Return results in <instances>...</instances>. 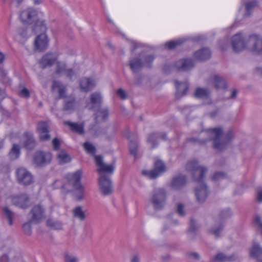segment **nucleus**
<instances>
[{"label": "nucleus", "mask_w": 262, "mask_h": 262, "mask_svg": "<svg viewBox=\"0 0 262 262\" xmlns=\"http://www.w3.org/2000/svg\"><path fill=\"white\" fill-rule=\"evenodd\" d=\"M238 256L235 254L228 256L224 253H219L210 259V262H233L237 260Z\"/></svg>", "instance_id": "nucleus-17"}, {"label": "nucleus", "mask_w": 262, "mask_h": 262, "mask_svg": "<svg viewBox=\"0 0 262 262\" xmlns=\"http://www.w3.org/2000/svg\"><path fill=\"white\" fill-rule=\"evenodd\" d=\"M57 59V56L55 54L49 53L45 54L40 60L39 64L42 69L50 67L53 65Z\"/></svg>", "instance_id": "nucleus-15"}, {"label": "nucleus", "mask_w": 262, "mask_h": 262, "mask_svg": "<svg viewBox=\"0 0 262 262\" xmlns=\"http://www.w3.org/2000/svg\"><path fill=\"white\" fill-rule=\"evenodd\" d=\"M81 175L82 172L78 170L67 175V183L63 184L60 180H56L52 186L55 189L62 188L68 191L75 190L74 195L76 200L80 201L83 198V188L80 182Z\"/></svg>", "instance_id": "nucleus-3"}, {"label": "nucleus", "mask_w": 262, "mask_h": 262, "mask_svg": "<svg viewBox=\"0 0 262 262\" xmlns=\"http://www.w3.org/2000/svg\"><path fill=\"white\" fill-rule=\"evenodd\" d=\"M18 94L25 98H28L30 97V92L26 88H23L22 90L19 91Z\"/></svg>", "instance_id": "nucleus-57"}, {"label": "nucleus", "mask_w": 262, "mask_h": 262, "mask_svg": "<svg viewBox=\"0 0 262 262\" xmlns=\"http://www.w3.org/2000/svg\"><path fill=\"white\" fill-rule=\"evenodd\" d=\"M183 42V41L182 40H171L168 41L165 43V47L169 50H173L179 45L182 44Z\"/></svg>", "instance_id": "nucleus-46"}, {"label": "nucleus", "mask_w": 262, "mask_h": 262, "mask_svg": "<svg viewBox=\"0 0 262 262\" xmlns=\"http://www.w3.org/2000/svg\"><path fill=\"white\" fill-rule=\"evenodd\" d=\"M65 74L68 77L71 79L75 75V73L72 69H68L65 71Z\"/></svg>", "instance_id": "nucleus-61"}, {"label": "nucleus", "mask_w": 262, "mask_h": 262, "mask_svg": "<svg viewBox=\"0 0 262 262\" xmlns=\"http://www.w3.org/2000/svg\"><path fill=\"white\" fill-rule=\"evenodd\" d=\"M211 51L207 48H203L194 53V57L197 60L205 61L211 58Z\"/></svg>", "instance_id": "nucleus-19"}, {"label": "nucleus", "mask_w": 262, "mask_h": 262, "mask_svg": "<svg viewBox=\"0 0 262 262\" xmlns=\"http://www.w3.org/2000/svg\"><path fill=\"white\" fill-rule=\"evenodd\" d=\"M250 255L258 262H262V247L257 243H254L250 250Z\"/></svg>", "instance_id": "nucleus-25"}, {"label": "nucleus", "mask_w": 262, "mask_h": 262, "mask_svg": "<svg viewBox=\"0 0 262 262\" xmlns=\"http://www.w3.org/2000/svg\"><path fill=\"white\" fill-rule=\"evenodd\" d=\"M117 94L122 100H125L127 98V95L126 92L121 88H120L117 90Z\"/></svg>", "instance_id": "nucleus-55"}, {"label": "nucleus", "mask_w": 262, "mask_h": 262, "mask_svg": "<svg viewBox=\"0 0 262 262\" xmlns=\"http://www.w3.org/2000/svg\"><path fill=\"white\" fill-rule=\"evenodd\" d=\"M31 223H32L31 222V220L25 224L23 225V229L24 231L26 234L30 235L31 233Z\"/></svg>", "instance_id": "nucleus-52"}, {"label": "nucleus", "mask_w": 262, "mask_h": 262, "mask_svg": "<svg viewBox=\"0 0 262 262\" xmlns=\"http://www.w3.org/2000/svg\"><path fill=\"white\" fill-rule=\"evenodd\" d=\"M3 212L8 220L9 224L12 225L13 224L14 213L8 207H5L3 208Z\"/></svg>", "instance_id": "nucleus-43"}, {"label": "nucleus", "mask_w": 262, "mask_h": 262, "mask_svg": "<svg viewBox=\"0 0 262 262\" xmlns=\"http://www.w3.org/2000/svg\"><path fill=\"white\" fill-rule=\"evenodd\" d=\"M64 261L65 262H79V259L76 256L66 254L64 256Z\"/></svg>", "instance_id": "nucleus-54"}, {"label": "nucleus", "mask_w": 262, "mask_h": 262, "mask_svg": "<svg viewBox=\"0 0 262 262\" xmlns=\"http://www.w3.org/2000/svg\"><path fill=\"white\" fill-rule=\"evenodd\" d=\"M52 89L53 92L57 91L58 93V98L59 99L64 98L66 94V87L58 81H53L52 86Z\"/></svg>", "instance_id": "nucleus-28"}, {"label": "nucleus", "mask_w": 262, "mask_h": 262, "mask_svg": "<svg viewBox=\"0 0 262 262\" xmlns=\"http://www.w3.org/2000/svg\"><path fill=\"white\" fill-rule=\"evenodd\" d=\"M167 193L163 187L154 188L150 193L149 202L155 211L162 210L166 204Z\"/></svg>", "instance_id": "nucleus-5"}, {"label": "nucleus", "mask_w": 262, "mask_h": 262, "mask_svg": "<svg viewBox=\"0 0 262 262\" xmlns=\"http://www.w3.org/2000/svg\"><path fill=\"white\" fill-rule=\"evenodd\" d=\"M254 223L261 229V234H262V220L261 217L256 215L254 218Z\"/></svg>", "instance_id": "nucleus-56"}, {"label": "nucleus", "mask_w": 262, "mask_h": 262, "mask_svg": "<svg viewBox=\"0 0 262 262\" xmlns=\"http://www.w3.org/2000/svg\"><path fill=\"white\" fill-rule=\"evenodd\" d=\"M31 222L37 224L45 218V208L40 204L34 206L31 211Z\"/></svg>", "instance_id": "nucleus-12"}, {"label": "nucleus", "mask_w": 262, "mask_h": 262, "mask_svg": "<svg viewBox=\"0 0 262 262\" xmlns=\"http://www.w3.org/2000/svg\"><path fill=\"white\" fill-rule=\"evenodd\" d=\"M188 142H191L192 143H199L200 144L205 143L208 141H211L210 137L204 140H200L198 138L194 137L189 138L187 139Z\"/></svg>", "instance_id": "nucleus-51"}, {"label": "nucleus", "mask_w": 262, "mask_h": 262, "mask_svg": "<svg viewBox=\"0 0 262 262\" xmlns=\"http://www.w3.org/2000/svg\"><path fill=\"white\" fill-rule=\"evenodd\" d=\"M75 99L73 98H66L64 100V111L73 110L74 107Z\"/></svg>", "instance_id": "nucleus-41"}, {"label": "nucleus", "mask_w": 262, "mask_h": 262, "mask_svg": "<svg viewBox=\"0 0 262 262\" xmlns=\"http://www.w3.org/2000/svg\"><path fill=\"white\" fill-rule=\"evenodd\" d=\"M188 255L192 257V258L195 259V260H199L200 259V255L199 254L196 252H190L188 253Z\"/></svg>", "instance_id": "nucleus-64"}, {"label": "nucleus", "mask_w": 262, "mask_h": 262, "mask_svg": "<svg viewBox=\"0 0 262 262\" xmlns=\"http://www.w3.org/2000/svg\"><path fill=\"white\" fill-rule=\"evenodd\" d=\"M207 133L210 135V140L213 141L214 148L219 150H224L234 138L232 129H229L224 135L221 127L209 128Z\"/></svg>", "instance_id": "nucleus-4"}, {"label": "nucleus", "mask_w": 262, "mask_h": 262, "mask_svg": "<svg viewBox=\"0 0 262 262\" xmlns=\"http://www.w3.org/2000/svg\"><path fill=\"white\" fill-rule=\"evenodd\" d=\"M186 169L191 172L193 181L199 184L195 188V194L198 202L200 203H204L209 193L207 185L204 182L207 168L200 166L196 160H192L186 164Z\"/></svg>", "instance_id": "nucleus-1"}, {"label": "nucleus", "mask_w": 262, "mask_h": 262, "mask_svg": "<svg viewBox=\"0 0 262 262\" xmlns=\"http://www.w3.org/2000/svg\"><path fill=\"white\" fill-rule=\"evenodd\" d=\"M57 158L60 164H64L70 162L71 160L70 156L65 150H61L57 154Z\"/></svg>", "instance_id": "nucleus-36"}, {"label": "nucleus", "mask_w": 262, "mask_h": 262, "mask_svg": "<svg viewBox=\"0 0 262 262\" xmlns=\"http://www.w3.org/2000/svg\"><path fill=\"white\" fill-rule=\"evenodd\" d=\"M115 134V129L110 126L107 127L106 129H102L99 131V135L101 138L111 140Z\"/></svg>", "instance_id": "nucleus-35"}, {"label": "nucleus", "mask_w": 262, "mask_h": 262, "mask_svg": "<svg viewBox=\"0 0 262 262\" xmlns=\"http://www.w3.org/2000/svg\"><path fill=\"white\" fill-rule=\"evenodd\" d=\"M53 147L55 150H57L60 147V141L57 138H55L52 141Z\"/></svg>", "instance_id": "nucleus-62"}, {"label": "nucleus", "mask_w": 262, "mask_h": 262, "mask_svg": "<svg viewBox=\"0 0 262 262\" xmlns=\"http://www.w3.org/2000/svg\"><path fill=\"white\" fill-rule=\"evenodd\" d=\"M115 169V164H107L103 160V157L99 155V189L104 196L111 194L113 191L111 177Z\"/></svg>", "instance_id": "nucleus-2"}, {"label": "nucleus", "mask_w": 262, "mask_h": 262, "mask_svg": "<svg viewBox=\"0 0 262 262\" xmlns=\"http://www.w3.org/2000/svg\"><path fill=\"white\" fill-rule=\"evenodd\" d=\"M98 101V94L97 93H94L91 95V102L93 105H95L97 103Z\"/></svg>", "instance_id": "nucleus-59"}, {"label": "nucleus", "mask_w": 262, "mask_h": 262, "mask_svg": "<svg viewBox=\"0 0 262 262\" xmlns=\"http://www.w3.org/2000/svg\"><path fill=\"white\" fill-rule=\"evenodd\" d=\"M194 61L191 58H182L176 62L178 70L182 71H188L194 68Z\"/></svg>", "instance_id": "nucleus-13"}, {"label": "nucleus", "mask_w": 262, "mask_h": 262, "mask_svg": "<svg viewBox=\"0 0 262 262\" xmlns=\"http://www.w3.org/2000/svg\"><path fill=\"white\" fill-rule=\"evenodd\" d=\"M256 199L258 202H262V189H258L257 190Z\"/></svg>", "instance_id": "nucleus-63"}, {"label": "nucleus", "mask_w": 262, "mask_h": 262, "mask_svg": "<svg viewBox=\"0 0 262 262\" xmlns=\"http://www.w3.org/2000/svg\"><path fill=\"white\" fill-rule=\"evenodd\" d=\"M177 92L176 96L177 98H180L181 97L186 95L189 89V84L187 82H179L176 80L174 81Z\"/></svg>", "instance_id": "nucleus-20"}, {"label": "nucleus", "mask_w": 262, "mask_h": 262, "mask_svg": "<svg viewBox=\"0 0 262 262\" xmlns=\"http://www.w3.org/2000/svg\"><path fill=\"white\" fill-rule=\"evenodd\" d=\"M227 178V174L222 171L215 172L211 177L212 181H219Z\"/></svg>", "instance_id": "nucleus-45"}, {"label": "nucleus", "mask_w": 262, "mask_h": 262, "mask_svg": "<svg viewBox=\"0 0 262 262\" xmlns=\"http://www.w3.org/2000/svg\"><path fill=\"white\" fill-rule=\"evenodd\" d=\"M48 46V39L45 33H41L35 40V47L36 49L42 51L47 49Z\"/></svg>", "instance_id": "nucleus-18"}, {"label": "nucleus", "mask_w": 262, "mask_h": 262, "mask_svg": "<svg viewBox=\"0 0 262 262\" xmlns=\"http://www.w3.org/2000/svg\"><path fill=\"white\" fill-rule=\"evenodd\" d=\"M102 98L99 95V124L101 123L107 122L109 119L110 110L108 107L101 106Z\"/></svg>", "instance_id": "nucleus-22"}, {"label": "nucleus", "mask_w": 262, "mask_h": 262, "mask_svg": "<svg viewBox=\"0 0 262 262\" xmlns=\"http://www.w3.org/2000/svg\"><path fill=\"white\" fill-rule=\"evenodd\" d=\"M11 202L13 205L21 208H26L29 206V199L26 194L12 196Z\"/></svg>", "instance_id": "nucleus-16"}, {"label": "nucleus", "mask_w": 262, "mask_h": 262, "mask_svg": "<svg viewBox=\"0 0 262 262\" xmlns=\"http://www.w3.org/2000/svg\"><path fill=\"white\" fill-rule=\"evenodd\" d=\"M47 27L44 20H37L32 29V32L34 33H45L46 31Z\"/></svg>", "instance_id": "nucleus-33"}, {"label": "nucleus", "mask_w": 262, "mask_h": 262, "mask_svg": "<svg viewBox=\"0 0 262 262\" xmlns=\"http://www.w3.org/2000/svg\"><path fill=\"white\" fill-rule=\"evenodd\" d=\"M19 34L23 38H28L31 35V33H28V28L26 27L20 28L18 29Z\"/></svg>", "instance_id": "nucleus-50"}, {"label": "nucleus", "mask_w": 262, "mask_h": 262, "mask_svg": "<svg viewBox=\"0 0 262 262\" xmlns=\"http://www.w3.org/2000/svg\"><path fill=\"white\" fill-rule=\"evenodd\" d=\"M37 132L42 133L43 132H49V126L46 122L41 121L37 124Z\"/></svg>", "instance_id": "nucleus-44"}, {"label": "nucleus", "mask_w": 262, "mask_h": 262, "mask_svg": "<svg viewBox=\"0 0 262 262\" xmlns=\"http://www.w3.org/2000/svg\"><path fill=\"white\" fill-rule=\"evenodd\" d=\"M213 85L216 89H224L227 87L225 79L218 75H214L212 77Z\"/></svg>", "instance_id": "nucleus-29"}, {"label": "nucleus", "mask_w": 262, "mask_h": 262, "mask_svg": "<svg viewBox=\"0 0 262 262\" xmlns=\"http://www.w3.org/2000/svg\"><path fill=\"white\" fill-rule=\"evenodd\" d=\"M82 146L85 151L89 155L94 156L96 165L98 167V156L95 155L96 152V148L92 143L89 142H85L82 144ZM98 172V167L96 169Z\"/></svg>", "instance_id": "nucleus-23"}, {"label": "nucleus", "mask_w": 262, "mask_h": 262, "mask_svg": "<svg viewBox=\"0 0 262 262\" xmlns=\"http://www.w3.org/2000/svg\"><path fill=\"white\" fill-rule=\"evenodd\" d=\"M129 65L133 73L139 72L144 67V63L140 57L130 58Z\"/></svg>", "instance_id": "nucleus-21"}, {"label": "nucleus", "mask_w": 262, "mask_h": 262, "mask_svg": "<svg viewBox=\"0 0 262 262\" xmlns=\"http://www.w3.org/2000/svg\"><path fill=\"white\" fill-rule=\"evenodd\" d=\"M225 223L216 222L214 225H213L209 230L210 232L214 235L216 238H219L222 236L221 232L224 229Z\"/></svg>", "instance_id": "nucleus-26"}, {"label": "nucleus", "mask_w": 262, "mask_h": 262, "mask_svg": "<svg viewBox=\"0 0 262 262\" xmlns=\"http://www.w3.org/2000/svg\"><path fill=\"white\" fill-rule=\"evenodd\" d=\"M199 227V225L192 218L190 220L188 232L195 234L196 230L198 229Z\"/></svg>", "instance_id": "nucleus-48"}, {"label": "nucleus", "mask_w": 262, "mask_h": 262, "mask_svg": "<svg viewBox=\"0 0 262 262\" xmlns=\"http://www.w3.org/2000/svg\"><path fill=\"white\" fill-rule=\"evenodd\" d=\"M17 179L18 183L24 185H29L33 182L31 173L24 168H19L16 170Z\"/></svg>", "instance_id": "nucleus-9"}, {"label": "nucleus", "mask_w": 262, "mask_h": 262, "mask_svg": "<svg viewBox=\"0 0 262 262\" xmlns=\"http://www.w3.org/2000/svg\"><path fill=\"white\" fill-rule=\"evenodd\" d=\"M210 95V91L208 89L198 88L194 93V97L197 98L208 99Z\"/></svg>", "instance_id": "nucleus-32"}, {"label": "nucleus", "mask_w": 262, "mask_h": 262, "mask_svg": "<svg viewBox=\"0 0 262 262\" xmlns=\"http://www.w3.org/2000/svg\"><path fill=\"white\" fill-rule=\"evenodd\" d=\"M19 154V146L17 144H14L9 154L10 158L12 160H15L18 158Z\"/></svg>", "instance_id": "nucleus-40"}, {"label": "nucleus", "mask_w": 262, "mask_h": 262, "mask_svg": "<svg viewBox=\"0 0 262 262\" xmlns=\"http://www.w3.org/2000/svg\"><path fill=\"white\" fill-rule=\"evenodd\" d=\"M46 224L48 227L54 230H60L62 228V224L61 222L53 219H48Z\"/></svg>", "instance_id": "nucleus-37"}, {"label": "nucleus", "mask_w": 262, "mask_h": 262, "mask_svg": "<svg viewBox=\"0 0 262 262\" xmlns=\"http://www.w3.org/2000/svg\"><path fill=\"white\" fill-rule=\"evenodd\" d=\"M232 215V212L230 208L223 209L220 211L219 214V221L225 223V222L230 219Z\"/></svg>", "instance_id": "nucleus-34"}, {"label": "nucleus", "mask_w": 262, "mask_h": 262, "mask_svg": "<svg viewBox=\"0 0 262 262\" xmlns=\"http://www.w3.org/2000/svg\"><path fill=\"white\" fill-rule=\"evenodd\" d=\"M37 12L33 8H30L21 12L19 17L21 20L27 24H31L35 19Z\"/></svg>", "instance_id": "nucleus-14"}, {"label": "nucleus", "mask_w": 262, "mask_h": 262, "mask_svg": "<svg viewBox=\"0 0 262 262\" xmlns=\"http://www.w3.org/2000/svg\"><path fill=\"white\" fill-rule=\"evenodd\" d=\"M95 86L93 79L89 78H82L80 81V87L82 91L87 92Z\"/></svg>", "instance_id": "nucleus-27"}, {"label": "nucleus", "mask_w": 262, "mask_h": 262, "mask_svg": "<svg viewBox=\"0 0 262 262\" xmlns=\"http://www.w3.org/2000/svg\"><path fill=\"white\" fill-rule=\"evenodd\" d=\"M184 206L182 204H179L177 206V212L182 216H184L185 214L184 211Z\"/></svg>", "instance_id": "nucleus-58"}, {"label": "nucleus", "mask_w": 262, "mask_h": 262, "mask_svg": "<svg viewBox=\"0 0 262 262\" xmlns=\"http://www.w3.org/2000/svg\"><path fill=\"white\" fill-rule=\"evenodd\" d=\"M66 68V64L63 62H61L60 61H57L56 62V74H60L63 72H65Z\"/></svg>", "instance_id": "nucleus-49"}, {"label": "nucleus", "mask_w": 262, "mask_h": 262, "mask_svg": "<svg viewBox=\"0 0 262 262\" xmlns=\"http://www.w3.org/2000/svg\"><path fill=\"white\" fill-rule=\"evenodd\" d=\"M160 134L159 132H153L149 134L147 138V142L151 145V148L157 147L158 145V139L160 138Z\"/></svg>", "instance_id": "nucleus-30"}, {"label": "nucleus", "mask_w": 262, "mask_h": 262, "mask_svg": "<svg viewBox=\"0 0 262 262\" xmlns=\"http://www.w3.org/2000/svg\"><path fill=\"white\" fill-rule=\"evenodd\" d=\"M73 216L78 219L80 221H83L85 218V215L82 210L81 207L77 206L73 210Z\"/></svg>", "instance_id": "nucleus-38"}, {"label": "nucleus", "mask_w": 262, "mask_h": 262, "mask_svg": "<svg viewBox=\"0 0 262 262\" xmlns=\"http://www.w3.org/2000/svg\"><path fill=\"white\" fill-rule=\"evenodd\" d=\"M248 39L246 40L241 33H237L231 38V46L235 53H239L248 48Z\"/></svg>", "instance_id": "nucleus-8"}, {"label": "nucleus", "mask_w": 262, "mask_h": 262, "mask_svg": "<svg viewBox=\"0 0 262 262\" xmlns=\"http://www.w3.org/2000/svg\"><path fill=\"white\" fill-rule=\"evenodd\" d=\"M39 138L41 141H48L50 139V135L49 132H43L42 133H38Z\"/></svg>", "instance_id": "nucleus-53"}, {"label": "nucleus", "mask_w": 262, "mask_h": 262, "mask_svg": "<svg viewBox=\"0 0 262 262\" xmlns=\"http://www.w3.org/2000/svg\"><path fill=\"white\" fill-rule=\"evenodd\" d=\"M187 177L185 175L180 174L173 177L169 184V186L174 190H180L187 184Z\"/></svg>", "instance_id": "nucleus-11"}, {"label": "nucleus", "mask_w": 262, "mask_h": 262, "mask_svg": "<svg viewBox=\"0 0 262 262\" xmlns=\"http://www.w3.org/2000/svg\"><path fill=\"white\" fill-rule=\"evenodd\" d=\"M130 140L129 143V151L130 155L134 156L135 158H137V153L138 151V141L137 139L132 140L131 139Z\"/></svg>", "instance_id": "nucleus-39"}, {"label": "nucleus", "mask_w": 262, "mask_h": 262, "mask_svg": "<svg viewBox=\"0 0 262 262\" xmlns=\"http://www.w3.org/2000/svg\"><path fill=\"white\" fill-rule=\"evenodd\" d=\"M166 170V167L164 163L162 161L158 160L155 162L153 169L149 171L143 170L142 173L150 179H155L164 173Z\"/></svg>", "instance_id": "nucleus-7"}, {"label": "nucleus", "mask_w": 262, "mask_h": 262, "mask_svg": "<svg viewBox=\"0 0 262 262\" xmlns=\"http://www.w3.org/2000/svg\"><path fill=\"white\" fill-rule=\"evenodd\" d=\"M52 160V155L49 152L37 151L34 157V162L38 166H44L49 164Z\"/></svg>", "instance_id": "nucleus-10"}, {"label": "nucleus", "mask_w": 262, "mask_h": 262, "mask_svg": "<svg viewBox=\"0 0 262 262\" xmlns=\"http://www.w3.org/2000/svg\"><path fill=\"white\" fill-rule=\"evenodd\" d=\"M248 49L253 53L262 55V37L257 34H252L249 36Z\"/></svg>", "instance_id": "nucleus-6"}, {"label": "nucleus", "mask_w": 262, "mask_h": 262, "mask_svg": "<svg viewBox=\"0 0 262 262\" xmlns=\"http://www.w3.org/2000/svg\"><path fill=\"white\" fill-rule=\"evenodd\" d=\"M257 2L255 1H251L246 3V12L244 14L245 17L249 16L251 15L252 10L256 6Z\"/></svg>", "instance_id": "nucleus-42"}, {"label": "nucleus", "mask_w": 262, "mask_h": 262, "mask_svg": "<svg viewBox=\"0 0 262 262\" xmlns=\"http://www.w3.org/2000/svg\"><path fill=\"white\" fill-rule=\"evenodd\" d=\"M131 43H132V49H131L132 52H134L137 48L141 47L142 46V45L141 43L137 42L133 40L131 41Z\"/></svg>", "instance_id": "nucleus-60"}, {"label": "nucleus", "mask_w": 262, "mask_h": 262, "mask_svg": "<svg viewBox=\"0 0 262 262\" xmlns=\"http://www.w3.org/2000/svg\"><path fill=\"white\" fill-rule=\"evenodd\" d=\"M155 59V56L153 55H147L144 58L143 62L144 66L150 68L151 67V63Z\"/></svg>", "instance_id": "nucleus-47"}, {"label": "nucleus", "mask_w": 262, "mask_h": 262, "mask_svg": "<svg viewBox=\"0 0 262 262\" xmlns=\"http://www.w3.org/2000/svg\"><path fill=\"white\" fill-rule=\"evenodd\" d=\"M64 123L68 125L73 132L79 135H82L84 133V126L82 124L71 122L68 121H65Z\"/></svg>", "instance_id": "nucleus-31"}, {"label": "nucleus", "mask_w": 262, "mask_h": 262, "mask_svg": "<svg viewBox=\"0 0 262 262\" xmlns=\"http://www.w3.org/2000/svg\"><path fill=\"white\" fill-rule=\"evenodd\" d=\"M24 136L25 138L23 143L24 147L29 150L33 149L36 145L33 134L30 133H26Z\"/></svg>", "instance_id": "nucleus-24"}]
</instances>
